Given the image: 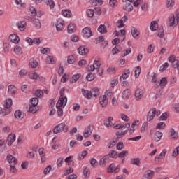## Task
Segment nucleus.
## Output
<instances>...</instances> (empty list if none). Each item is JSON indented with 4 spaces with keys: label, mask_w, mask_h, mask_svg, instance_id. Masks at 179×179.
I'll list each match as a JSON object with an SVG mask.
<instances>
[{
    "label": "nucleus",
    "mask_w": 179,
    "mask_h": 179,
    "mask_svg": "<svg viewBox=\"0 0 179 179\" xmlns=\"http://www.w3.org/2000/svg\"><path fill=\"white\" fill-rule=\"evenodd\" d=\"M62 131L63 132H68L69 131V127L65 122L59 123L53 129L54 134H61Z\"/></svg>",
    "instance_id": "obj_1"
},
{
    "label": "nucleus",
    "mask_w": 179,
    "mask_h": 179,
    "mask_svg": "<svg viewBox=\"0 0 179 179\" xmlns=\"http://www.w3.org/2000/svg\"><path fill=\"white\" fill-rule=\"evenodd\" d=\"M62 92H64V89L60 90V97L59 98V100L56 105L57 108H64V107H65V106H66L68 103V98L64 96V95L62 94Z\"/></svg>",
    "instance_id": "obj_2"
},
{
    "label": "nucleus",
    "mask_w": 179,
    "mask_h": 179,
    "mask_svg": "<svg viewBox=\"0 0 179 179\" xmlns=\"http://www.w3.org/2000/svg\"><path fill=\"white\" fill-rule=\"evenodd\" d=\"M179 23V14H176V17L174 14H171L169 17V24L170 27L177 26Z\"/></svg>",
    "instance_id": "obj_3"
},
{
    "label": "nucleus",
    "mask_w": 179,
    "mask_h": 179,
    "mask_svg": "<svg viewBox=\"0 0 179 179\" xmlns=\"http://www.w3.org/2000/svg\"><path fill=\"white\" fill-rule=\"evenodd\" d=\"M55 24L57 31H62L65 29V21L62 18H57Z\"/></svg>",
    "instance_id": "obj_4"
},
{
    "label": "nucleus",
    "mask_w": 179,
    "mask_h": 179,
    "mask_svg": "<svg viewBox=\"0 0 179 179\" xmlns=\"http://www.w3.org/2000/svg\"><path fill=\"white\" fill-rule=\"evenodd\" d=\"M156 117V108H152L150 109L147 114L146 120L148 122H152L155 117Z\"/></svg>",
    "instance_id": "obj_5"
},
{
    "label": "nucleus",
    "mask_w": 179,
    "mask_h": 179,
    "mask_svg": "<svg viewBox=\"0 0 179 179\" xmlns=\"http://www.w3.org/2000/svg\"><path fill=\"white\" fill-rule=\"evenodd\" d=\"M144 94L145 92L143 89L137 88L134 92V97L137 101H139V100H142V99H143Z\"/></svg>",
    "instance_id": "obj_6"
},
{
    "label": "nucleus",
    "mask_w": 179,
    "mask_h": 179,
    "mask_svg": "<svg viewBox=\"0 0 179 179\" xmlns=\"http://www.w3.org/2000/svg\"><path fill=\"white\" fill-rule=\"evenodd\" d=\"M101 66L99 60H94L93 64L88 66L87 69L90 72H93L96 69H99Z\"/></svg>",
    "instance_id": "obj_7"
},
{
    "label": "nucleus",
    "mask_w": 179,
    "mask_h": 179,
    "mask_svg": "<svg viewBox=\"0 0 179 179\" xmlns=\"http://www.w3.org/2000/svg\"><path fill=\"white\" fill-rule=\"evenodd\" d=\"M112 127L114 129H125V128H131V124L130 123H126V124L114 123Z\"/></svg>",
    "instance_id": "obj_8"
},
{
    "label": "nucleus",
    "mask_w": 179,
    "mask_h": 179,
    "mask_svg": "<svg viewBox=\"0 0 179 179\" xmlns=\"http://www.w3.org/2000/svg\"><path fill=\"white\" fill-rule=\"evenodd\" d=\"M82 33H83V37H85V38H90V37L93 36V33L92 32V29H90V27H89L83 28Z\"/></svg>",
    "instance_id": "obj_9"
},
{
    "label": "nucleus",
    "mask_w": 179,
    "mask_h": 179,
    "mask_svg": "<svg viewBox=\"0 0 179 179\" xmlns=\"http://www.w3.org/2000/svg\"><path fill=\"white\" fill-rule=\"evenodd\" d=\"M16 92H17V87L13 85H10L8 86V94L11 96V97H15L16 94Z\"/></svg>",
    "instance_id": "obj_10"
},
{
    "label": "nucleus",
    "mask_w": 179,
    "mask_h": 179,
    "mask_svg": "<svg viewBox=\"0 0 179 179\" xmlns=\"http://www.w3.org/2000/svg\"><path fill=\"white\" fill-rule=\"evenodd\" d=\"M6 160L10 165L15 166L17 163V159L10 154L7 155Z\"/></svg>",
    "instance_id": "obj_11"
},
{
    "label": "nucleus",
    "mask_w": 179,
    "mask_h": 179,
    "mask_svg": "<svg viewBox=\"0 0 179 179\" xmlns=\"http://www.w3.org/2000/svg\"><path fill=\"white\" fill-rule=\"evenodd\" d=\"M38 154L41 157V163H44L45 160H47V156L45 155V149L44 148L41 147L38 149Z\"/></svg>",
    "instance_id": "obj_12"
},
{
    "label": "nucleus",
    "mask_w": 179,
    "mask_h": 179,
    "mask_svg": "<svg viewBox=\"0 0 179 179\" xmlns=\"http://www.w3.org/2000/svg\"><path fill=\"white\" fill-rule=\"evenodd\" d=\"M78 52L80 55H87L89 54V48L86 45L80 46L78 49Z\"/></svg>",
    "instance_id": "obj_13"
},
{
    "label": "nucleus",
    "mask_w": 179,
    "mask_h": 179,
    "mask_svg": "<svg viewBox=\"0 0 179 179\" xmlns=\"http://www.w3.org/2000/svg\"><path fill=\"white\" fill-rule=\"evenodd\" d=\"M99 103L103 108L107 107V105L108 104V98L104 95L101 96L99 97Z\"/></svg>",
    "instance_id": "obj_14"
},
{
    "label": "nucleus",
    "mask_w": 179,
    "mask_h": 179,
    "mask_svg": "<svg viewBox=\"0 0 179 179\" xmlns=\"http://www.w3.org/2000/svg\"><path fill=\"white\" fill-rule=\"evenodd\" d=\"M128 22V17L127 15L123 16L120 20L117 21V27L118 29H122L125 24L124 23H127Z\"/></svg>",
    "instance_id": "obj_15"
},
{
    "label": "nucleus",
    "mask_w": 179,
    "mask_h": 179,
    "mask_svg": "<svg viewBox=\"0 0 179 179\" xmlns=\"http://www.w3.org/2000/svg\"><path fill=\"white\" fill-rule=\"evenodd\" d=\"M26 26H27V24L24 21H19L16 24V27L20 31H24L26 30Z\"/></svg>",
    "instance_id": "obj_16"
},
{
    "label": "nucleus",
    "mask_w": 179,
    "mask_h": 179,
    "mask_svg": "<svg viewBox=\"0 0 179 179\" xmlns=\"http://www.w3.org/2000/svg\"><path fill=\"white\" fill-rule=\"evenodd\" d=\"M13 104V101L12 100V99L8 98L6 99L4 101V103H3L4 108H7L8 110H10V111H12Z\"/></svg>",
    "instance_id": "obj_17"
},
{
    "label": "nucleus",
    "mask_w": 179,
    "mask_h": 179,
    "mask_svg": "<svg viewBox=\"0 0 179 179\" xmlns=\"http://www.w3.org/2000/svg\"><path fill=\"white\" fill-rule=\"evenodd\" d=\"M9 40L11 43H13L14 44H19V41H20L19 36L15 34H10L9 36Z\"/></svg>",
    "instance_id": "obj_18"
},
{
    "label": "nucleus",
    "mask_w": 179,
    "mask_h": 179,
    "mask_svg": "<svg viewBox=\"0 0 179 179\" xmlns=\"http://www.w3.org/2000/svg\"><path fill=\"white\" fill-rule=\"evenodd\" d=\"M15 141H16V135L15 134H10V135H8L6 141L8 146H11L12 143H13Z\"/></svg>",
    "instance_id": "obj_19"
},
{
    "label": "nucleus",
    "mask_w": 179,
    "mask_h": 179,
    "mask_svg": "<svg viewBox=\"0 0 179 179\" xmlns=\"http://www.w3.org/2000/svg\"><path fill=\"white\" fill-rule=\"evenodd\" d=\"M108 173H118L120 171V166L115 167V164H111L107 169Z\"/></svg>",
    "instance_id": "obj_20"
},
{
    "label": "nucleus",
    "mask_w": 179,
    "mask_h": 179,
    "mask_svg": "<svg viewBox=\"0 0 179 179\" xmlns=\"http://www.w3.org/2000/svg\"><path fill=\"white\" fill-rule=\"evenodd\" d=\"M139 120H134L131 126V129H129V132L131 134H134L135 132L136 129L139 127Z\"/></svg>",
    "instance_id": "obj_21"
},
{
    "label": "nucleus",
    "mask_w": 179,
    "mask_h": 179,
    "mask_svg": "<svg viewBox=\"0 0 179 179\" xmlns=\"http://www.w3.org/2000/svg\"><path fill=\"white\" fill-rule=\"evenodd\" d=\"M110 159V155H105L99 162V166L101 167H106V164L108 163V159Z\"/></svg>",
    "instance_id": "obj_22"
},
{
    "label": "nucleus",
    "mask_w": 179,
    "mask_h": 179,
    "mask_svg": "<svg viewBox=\"0 0 179 179\" xmlns=\"http://www.w3.org/2000/svg\"><path fill=\"white\" fill-rule=\"evenodd\" d=\"M114 118L113 117H108V119L106 120V122L103 123V125L108 128V129H110L113 125V120Z\"/></svg>",
    "instance_id": "obj_23"
},
{
    "label": "nucleus",
    "mask_w": 179,
    "mask_h": 179,
    "mask_svg": "<svg viewBox=\"0 0 179 179\" xmlns=\"http://www.w3.org/2000/svg\"><path fill=\"white\" fill-rule=\"evenodd\" d=\"M166 153H167V150H163L161 152V153L155 158V160L156 162H162V160L163 159H164V157H166Z\"/></svg>",
    "instance_id": "obj_24"
},
{
    "label": "nucleus",
    "mask_w": 179,
    "mask_h": 179,
    "mask_svg": "<svg viewBox=\"0 0 179 179\" xmlns=\"http://www.w3.org/2000/svg\"><path fill=\"white\" fill-rule=\"evenodd\" d=\"M154 175H155V171L148 170L143 176L142 179H152Z\"/></svg>",
    "instance_id": "obj_25"
},
{
    "label": "nucleus",
    "mask_w": 179,
    "mask_h": 179,
    "mask_svg": "<svg viewBox=\"0 0 179 179\" xmlns=\"http://www.w3.org/2000/svg\"><path fill=\"white\" fill-rule=\"evenodd\" d=\"M28 76L29 79H32L33 80H37V79L40 78V74L35 71H31L29 73Z\"/></svg>",
    "instance_id": "obj_26"
},
{
    "label": "nucleus",
    "mask_w": 179,
    "mask_h": 179,
    "mask_svg": "<svg viewBox=\"0 0 179 179\" xmlns=\"http://www.w3.org/2000/svg\"><path fill=\"white\" fill-rule=\"evenodd\" d=\"M92 130L90 127H87V128L85 129L83 131V136L84 138H89L92 136Z\"/></svg>",
    "instance_id": "obj_27"
},
{
    "label": "nucleus",
    "mask_w": 179,
    "mask_h": 179,
    "mask_svg": "<svg viewBox=\"0 0 179 179\" xmlns=\"http://www.w3.org/2000/svg\"><path fill=\"white\" fill-rule=\"evenodd\" d=\"M129 75H131V71L129 69H127L122 74V76L120 77V80H125L129 78Z\"/></svg>",
    "instance_id": "obj_28"
},
{
    "label": "nucleus",
    "mask_w": 179,
    "mask_h": 179,
    "mask_svg": "<svg viewBox=\"0 0 179 179\" xmlns=\"http://www.w3.org/2000/svg\"><path fill=\"white\" fill-rule=\"evenodd\" d=\"M81 76H82V74L80 73L73 74L71 78L70 79V83H76V81L79 80Z\"/></svg>",
    "instance_id": "obj_29"
},
{
    "label": "nucleus",
    "mask_w": 179,
    "mask_h": 179,
    "mask_svg": "<svg viewBox=\"0 0 179 179\" xmlns=\"http://www.w3.org/2000/svg\"><path fill=\"white\" fill-rule=\"evenodd\" d=\"M131 33L132 37H134V38H139L140 32L136 28H135L134 27H131Z\"/></svg>",
    "instance_id": "obj_30"
},
{
    "label": "nucleus",
    "mask_w": 179,
    "mask_h": 179,
    "mask_svg": "<svg viewBox=\"0 0 179 179\" xmlns=\"http://www.w3.org/2000/svg\"><path fill=\"white\" fill-rule=\"evenodd\" d=\"M131 90L126 89L122 92V97L124 99H129V96H131Z\"/></svg>",
    "instance_id": "obj_31"
},
{
    "label": "nucleus",
    "mask_w": 179,
    "mask_h": 179,
    "mask_svg": "<svg viewBox=\"0 0 179 179\" xmlns=\"http://www.w3.org/2000/svg\"><path fill=\"white\" fill-rule=\"evenodd\" d=\"M169 134L171 139H178V132L176 131L174 129H171Z\"/></svg>",
    "instance_id": "obj_32"
},
{
    "label": "nucleus",
    "mask_w": 179,
    "mask_h": 179,
    "mask_svg": "<svg viewBox=\"0 0 179 179\" xmlns=\"http://www.w3.org/2000/svg\"><path fill=\"white\" fill-rule=\"evenodd\" d=\"M46 62L48 64H55L57 62V58L52 55H48L46 57Z\"/></svg>",
    "instance_id": "obj_33"
},
{
    "label": "nucleus",
    "mask_w": 179,
    "mask_h": 179,
    "mask_svg": "<svg viewBox=\"0 0 179 179\" xmlns=\"http://www.w3.org/2000/svg\"><path fill=\"white\" fill-rule=\"evenodd\" d=\"M62 15L64 16V17H67L69 19L72 17V12H71L69 9L62 10Z\"/></svg>",
    "instance_id": "obj_34"
},
{
    "label": "nucleus",
    "mask_w": 179,
    "mask_h": 179,
    "mask_svg": "<svg viewBox=\"0 0 179 179\" xmlns=\"http://www.w3.org/2000/svg\"><path fill=\"white\" fill-rule=\"evenodd\" d=\"M150 29L151 31H156L159 29L157 21H152L150 24Z\"/></svg>",
    "instance_id": "obj_35"
},
{
    "label": "nucleus",
    "mask_w": 179,
    "mask_h": 179,
    "mask_svg": "<svg viewBox=\"0 0 179 179\" xmlns=\"http://www.w3.org/2000/svg\"><path fill=\"white\" fill-rule=\"evenodd\" d=\"M32 22L35 29L37 30L41 29V22L38 19H34Z\"/></svg>",
    "instance_id": "obj_36"
},
{
    "label": "nucleus",
    "mask_w": 179,
    "mask_h": 179,
    "mask_svg": "<svg viewBox=\"0 0 179 179\" xmlns=\"http://www.w3.org/2000/svg\"><path fill=\"white\" fill-rule=\"evenodd\" d=\"M45 3L50 8V9H54V8H55L54 0H45Z\"/></svg>",
    "instance_id": "obj_37"
},
{
    "label": "nucleus",
    "mask_w": 179,
    "mask_h": 179,
    "mask_svg": "<svg viewBox=\"0 0 179 179\" xmlns=\"http://www.w3.org/2000/svg\"><path fill=\"white\" fill-rule=\"evenodd\" d=\"M76 30V27H75V24H70L67 27V32L69 34H72V33H75Z\"/></svg>",
    "instance_id": "obj_38"
},
{
    "label": "nucleus",
    "mask_w": 179,
    "mask_h": 179,
    "mask_svg": "<svg viewBox=\"0 0 179 179\" xmlns=\"http://www.w3.org/2000/svg\"><path fill=\"white\" fill-rule=\"evenodd\" d=\"M91 92V98L92 97H97L100 94V90L98 88H94L90 90Z\"/></svg>",
    "instance_id": "obj_39"
},
{
    "label": "nucleus",
    "mask_w": 179,
    "mask_h": 179,
    "mask_svg": "<svg viewBox=\"0 0 179 179\" xmlns=\"http://www.w3.org/2000/svg\"><path fill=\"white\" fill-rule=\"evenodd\" d=\"M120 120H122V121H124V122H129V121H131V119L129 118V117L125 115V113H120Z\"/></svg>",
    "instance_id": "obj_40"
},
{
    "label": "nucleus",
    "mask_w": 179,
    "mask_h": 179,
    "mask_svg": "<svg viewBox=\"0 0 179 179\" xmlns=\"http://www.w3.org/2000/svg\"><path fill=\"white\" fill-rule=\"evenodd\" d=\"M98 31H99L101 34H106V33H107V27L104 24H101L98 27Z\"/></svg>",
    "instance_id": "obj_41"
},
{
    "label": "nucleus",
    "mask_w": 179,
    "mask_h": 179,
    "mask_svg": "<svg viewBox=\"0 0 179 179\" xmlns=\"http://www.w3.org/2000/svg\"><path fill=\"white\" fill-rule=\"evenodd\" d=\"M123 9H124L126 12H132V10H134V6L132 4L127 3L124 6Z\"/></svg>",
    "instance_id": "obj_42"
},
{
    "label": "nucleus",
    "mask_w": 179,
    "mask_h": 179,
    "mask_svg": "<svg viewBox=\"0 0 179 179\" xmlns=\"http://www.w3.org/2000/svg\"><path fill=\"white\" fill-rule=\"evenodd\" d=\"M29 65L31 67L33 68V69H36V68H37V66H38V62H37L34 59H31L29 60Z\"/></svg>",
    "instance_id": "obj_43"
},
{
    "label": "nucleus",
    "mask_w": 179,
    "mask_h": 179,
    "mask_svg": "<svg viewBox=\"0 0 179 179\" xmlns=\"http://www.w3.org/2000/svg\"><path fill=\"white\" fill-rule=\"evenodd\" d=\"M81 92L84 97H85L86 99H92L90 91L82 89Z\"/></svg>",
    "instance_id": "obj_44"
},
{
    "label": "nucleus",
    "mask_w": 179,
    "mask_h": 179,
    "mask_svg": "<svg viewBox=\"0 0 179 179\" xmlns=\"http://www.w3.org/2000/svg\"><path fill=\"white\" fill-rule=\"evenodd\" d=\"M162 136H163V133H162L160 131H157L155 134V136H154L155 141L159 142V141H160V139H162Z\"/></svg>",
    "instance_id": "obj_45"
},
{
    "label": "nucleus",
    "mask_w": 179,
    "mask_h": 179,
    "mask_svg": "<svg viewBox=\"0 0 179 179\" xmlns=\"http://www.w3.org/2000/svg\"><path fill=\"white\" fill-rule=\"evenodd\" d=\"M12 110L8 109V108H0V114L1 115H8V114H10V112Z\"/></svg>",
    "instance_id": "obj_46"
},
{
    "label": "nucleus",
    "mask_w": 179,
    "mask_h": 179,
    "mask_svg": "<svg viewBox=\"0 0 179 179\" xmlns=\"http://www.w3.org/2000/svg\"><path fill=\"white\" fill-rule=\"evenodd\" d=\"M14 52L16 55H22L23 54V50H22L20 46L17 45L14 48Z\"/></svg>",
    "instance_id": "obj_47"
},
{
    "label": "nucleus",
    "mask_w": 179,
    "mask_h": 179,
    "mask_svg": "<svg viewBox=\"0 0 179 179\" xmlns=\"http://www.w3.org/2000/svg\"><path fill=\"white\" fill-rule=\"evenodd\" d=\"M167 85V78L166 77H164L161 79L159 83V86L162 87V89H164L166 86Z\"/></svg>",
    "instance_id": "obj_48"
},
{
    "label": "nucleus",
    "mask_w": 179,
    "mask_h": 179,
    "mask_svg": "<svg viewBox=\"0 0 179 179\" xmlns=\"http://www.w3.org/2000/svg\"><path fill=\"white\" fill-rule=\"evenodd\" d=\"M15 117L16 118V120H22V118H23V113H22V111L20 110H17L15 112Z\"/></svg>",
    "instance_id": "obj_49"
},
{
    "label": "nucleus",
    "mask_w": 179,
    "mask_h": 179,
    "mask_svg": "<svg viewBox=\"0 0 179 179\" xmlns=\"http://www.w3.org/2000/svg\"><path fill=\"white\" fill-rule=\"evenodd\" d=\"M29 111L32 114H36V113L38 111V108H37V105H32L29 106Z\"/></svg>",
    "instance_id": "obj_50"
},
{
    "label": "nucleus",
    "mask_w": 179,
    "mask_h": 179,
    "mask_svg": "<svg viewBox=\"0 0 179 179\" xmlns=\"http://www.w3.org/2000/svg\"><path fill=\"white\" fill-rule=\"evenodd\" d=\"M141 66L136 67L134 70V77L136 78V79H138V78H139V76L141 75Z\"/></svg>",
    "instance_id": "obj_51"
},
{
    "label": "nucleus",
    "mask_w": 179,
    "mask_h": 179,
    "mask_svg": "<svg viewBox=\"0 0 179 179\" xmlns=\"http://www.w3.org/2000/svg\"><path fill=\"white\" fill-rule=\"evenodd\" d=\"M129 153V152H128V150H123L118 154V157H120V159H124V157H127V156H128Z\"/></svg>",
    "instance_id": "obj_52"
},
{
    "label": "nucleus",
    "mask_w": 179,
    "mask_h": 179,
    "mask_svg": "<svg viewBox=\"0 0 179 179\" xmlns=\"http://www.w3.org/2000/svg\"><path fill=\"white\" fill-rule=\"evenodd\" d=\"M132 52V49L131 48H128L127 49L123 50L122 52V57H127V55H129Z\"/></svg>",
    "instance_id": "obj_53"
},
{
    "label": "nucleus",
    "mask_w": 179,
    "mask_h": 179,
    "mask_svg": "<svg viewBox=\"0 0 179 179\" xmlns=\"http://www.w3.org/2000/svg\"><path fill=\"white\" fill-rule=\"evenodd\" d=\"M87 150H84L80 154L78 155V159L79 160H83V159H85V157H86V156H87Z\"/></svg>",
    "instance_id": "obj_54"
},
{
    "label": "nucleus",
    "mask_w": 179,
    "mask_h": 179,
    "mask_svg": "<svg viewBox=\"0 0 179 179\" xmlns=\"http://www.w3.org/2000/svg\"><path fill=\"white\" fill-rule=\"evenodd\" d=\"M78 65L80 68H83L87 65V61L85 59H81L78 62Z\"/></svg>",
    "instance_id": "obj_55"
},
{
    "label": "nucleus",
    "mask_w": 179,
    "mask_h": 179,
    "mask_svg": "<svg viewBox=\"0 0 179 179\" xmlns=\"http://www.w3.org/2000/svg\"><path fill=\"white\" fill-rule=\"evenodd\" d=\"M174 5H176V2H174V0H166V8H173Z\"/></svg>",
    "instance_id": "obj_56"
},
{
    "label": "nucleus",
    "mask_w": 179,
    "mask_h": 179,
    "mask_svg": "<svg viewBox=\"0 0 179 179\" xmlns=\"http://www.w3.org/2000/svg\"><path fill=\"white\" fill-rule=\"evenodd\" d=\"M164 128H166V122H159L156 126L157 129H164Z\"/></svg>",
    "instance_id": "obj_57"
},
{
    "label": "nucleus",
    "mask_w": 179,
    "mask_h": 179,
    "mask_svg": "<svg viewBox=\"0 0 179 179\" xmlns=\"http://www.w3.org/2000/svg\"><path fill=\"white\" fill-rule=\"evenodd\" d=\"M94 78H96V73H91L86 76L87 80H88L89 82H92V80H94Z\"/></svg>",
    "instance_id": "obj_58"
},
{
    "label": "nucleus",
    "mask_w": 179,
    "mask_h": 179,
    "mask_svg": "<svg viewBox=\"0 0 179 179\" xmlns=\"http://www.w3.org/2000/svg\"><path fill=\"white\" fill-rule=\"evenodd\" d=\"M146 129H148V122H144L141 127L140 132L141 134H145Z\"/></svg>",
    "instance_id": "obj_59"
},
{
    "label": "nucleus",
    "mask_w": 179,
    "mask_h": 179,
    "mask_svg": "<svg viewBox=\"0 0 179 179\" xmlns=\"http://www.w3.org/2000/svg\"><path fill=\"white\" fill-rule=\"evenodd\" d=\"M169 68V63L165 62L159 67V72H164Z\"/></svg>",
    "instance_id": "obj_60"
},
{
    "label": "nucleus",
    "mask_w": 179,
    "mask_h": 179,
    "mask_svg": "<svg viewBox=\"0 0 179 179\" xmlns=\"http://www.w3.org/2000/svg\"><path fill=\"white\" fill-rule=\"evenodd\" d=\"M179 155V146H177L171 154L172 157H177Z\"/></svg>",
    "instance_id": "obj_61"
},
{
    "label": "nucleus",
    "mask_w": 179,
    "mask_h": 179,
    "mask_svg": "<svg viewBox=\"0 0 179 179\" xmlns=\"http://www.w3.org/2000/svg\"><path fill=\"white\" fill-rule=\"evenodd\" d=\"M90 163L92 167L96 168L99 165V162H97V159L92 158L90 159Z\"/></svg>",
    "instance_id": "obj_62"
},
{
    "label": "nucleus",
    "mask_w": 179,
    "mask_h": 179,
    "mask_svg": "<svg viewBox=\"0 0 179 179\" xmlns=\"http://www.w3.org/2000/svg\"><path fill=\"white\" fill-rule=\"evenodd\" d=\"M131 164H134V166H140L141 160L139 158H134L131 159Z\"/></svg>",
    "instance_id": "obj_63"
},
{
    "label": "nucleus",
    "mask_w": 179,
    "mask_h": 179,
    "mask_svg": "<svg viewBox=\"0 0 179 179\" xmlns=\"http://www.w3.org/2000/svg\"><path fill=\"white\" fill-rule=\"evenodd\" d=\"M67 62L70 65H72V64H75V58L73 55H70L67 57Z\"/></svg>",
    "instance_id": "obj_64"
}]
</instances>
